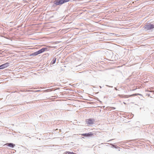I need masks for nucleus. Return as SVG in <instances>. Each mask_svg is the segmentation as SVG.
<instances>
[{
    "instance_id": "f257e3e1",
    "label": "nucleus",
    "mask_w": 154,
    "mask_h": 154,
    "mask_svg": "<svg viewBox=\"0 0 154 154\" xmlns=\"http://www.w3.org/2000/svg\"><path fill=\"white\" fill-rule=\"evenodd\" d=\"M70 0H55L53 2L52 7L55 8L57 5L61 6L63 4L68 2Z\"/></svg>"
},
{
    "instance_id": "f03ea898",
    "label": "nucleus",
    "mask_w": 154,
    "mask_h": 154,
    "mask_svg": "<svg viewBox=\"0 0 154 154\" xmlns=\"http://www.w3.org/2000/svg\"><path fill=\"white\" fill-rule=\"evenodd\" d=\"M152 24L148 23L145 24L143 28L146 30H149L153 29Z\"/></svg>"
},
{
    "instance_id": "7ed1b4c3",
    "label": "nucleus",
    "mask_w": 154,
    "mask_h": 154,
    "mask_svg": "<svg viewBox=\"0 0 154 154\" xmlns=\"http://www.w3.org/2000/svg\"><path fill=\"white\" fill-rule=\"evenodd\" d=\"M48 50L47 48H42L39 50L38 51V54H39L43 53L45 51H47Z\"/></svg>"
},
{
    "instance_id": "20e7f679",
    "label": "nucleus",
    "mask_w": 154,
    "mask_h": 154,
    "mask_svg": "<svg viewBox=\"0 0 154 154\" xmlns=\"http://www.w3.org/2000/svg\"><path fill=\"white\" fill-rule=\"evenodd\" d=\"M93 135V134L92 132H89L82 134V135L85 137H90Z\"/></svg>"
},
{
    "instance_id": "39448f33",
    "label": "nucleus",
    "mask_w": 154,
    "mask_h": 154,
    "mask_svg": "<svg viewBox=\"0 0 154 154\" xmlns=\"http://www.w3.org/2000/svg\"><path fill=\"white\" fill-rule=\"evenodd\" d=\"M5 145L10 147L11 148H13L15 146V144L12 143H6Z\"/></svg>"
},
{
    "instance_id": "423d86ee",
    "label": "nucleus",
    "mask_w": 154,
    "mask_h": 154,
    "mask_svg": "<svg viewBox=\"0 0 154 154\" xmlns=\"http://www.w3.org/2000/svg\"><path fill=\"white\" fill-rule=\"evenodd\" d=\"M87 122V124L89 125L93 124L94 123L93 119H88Z\"/></svg>"
},
{
    "instance_id": "0eeeda50",
    "label": "nucleus",
    "mask_w": 154,
    "mask_h": 154,
    "mask_svg": "<svg viewBox=\"0 0 154 154\" xmlns=\"http://www.w3.org/2000/svg\"><path fill=\"white\" fill-rule=\"evenodd\" d=\"M9 63H6L4 64H3V66L4 67V69L7 67L8 66H9Z\"/></svg>"
},
{
    "instance_id": "6e6552de",
    "label": "nucleus",
    "mask_w": 154,
    "mask_h": 154,
    "mask_svg": "<svg viewBox=\"0 0 154 154\" xmlns=\"http://www.w3.org/2000/svg\"><path fill=\"white\" fill-rule=\"evenodd\" d=\"M56 58H55V57H54L53 59V60H52L51 61V64H54V63H55V62H56Z\"/></svg>"
},
{
    "instance_id": "1a4fd4ad",
    "label": "nucleus",
    "mask_w": 154,
    "mask_h": 154,
    "mask_svg": "<svg viewBox=\"0 0 154 154\" xmlns=\"http://www.w3.org/2000/svg\"><path fill=\"white\" fill-rule=\"evenodd\" d=\"M38 54V53L37 51L33 53L30 55V56H36Z\"/></svg>"
},
{
    "instance_id": "9d476101",
    "label": "nucleus",
    "mask_w": 154,
    "mask_h": 154,
    "mask_svg": "<svg viewBox=\"0 0 154 154\" xmlns=\"http://www.w3.org/2000/svg\"><path fill=\"white\" fill-rule=\"evenodd\" d=\"M110 145L112 146L111 147L112 148H119L118 147L116 146V145H114V144L112 143H110Z\"/></svg>"
},
{
    "instance_id": "9b49d317",
    "label": "nucleus",
    "mask_w": 154,
    "mask_h": 154,
    "mask_svg": "<svg viewBox=\"0 0 154 154\" xmlns=\"http://www.w3.org/2000/svg\"><path fill=\"white\" fill-rule=\"evenodd\" d=\"M65 154H74V153L72 152H65Z\"/></svg>"
},
{
    "instance_id": "f8f14e48",
    "label": "nucleus",
    "mask_w": 154,
    "mask_h": 154,
    "mask_svg": "<svg viewBox=\"0 0 154 154\" xmlns=\"http://www.w3.org/2000/svg\"><path fill=\"white\" fill-rule=\"evenodd\" d=\"M4 69V67L3 66V65L2 64L0 65V69Z\"/></svg>"
},
{
    "instance_id": "ddd939ff",
    "label": "nucleus",
    "mask_w": 154,
    "mask_h": 154,
    "mask_svg": "<svg viewBox=\"0 0 154 154\" xmlns=\"http://www.w3.org/2000/svg\"><path fill=\"white\" fill-rule=\"evenodd\" d=\"M106 85V86L109 87V88H112L113 87V86H109V85Z\"/></svg>"
},
{
    "instance_id": "4468645a",
    "label": "nucleus",
    "mask_w": 154,
    "mask_h": 154,
    "mask_svg": "<svg viewBox=\"0 0 154 154\" xmlns=\"http://www.w3.org/2000/svg\"><path fill=\"white\" fill-rule=\"evenodd\" d=\"M114 139H111V140H109L108 141H107V142H109V141H111V140H114Z\"/></svg>"
},
{
    "instance_id": "2eb2a0df",
    "label": "nucleus",
    "mask_w": 154,
    "mask_h": 154,
    "mask_svg": "<svg viewBox=\"0 0 154 154\" xmlns=\"http://www.w3.org/2000/svg\"><path fill=\"white\" fill-rule=\"evenodd\" d=\"M153 29H154V23L152 24Z\"/></svg>"
},
{
    "instance_id": "dca6fc26",
    "label": "nucleus",
    "mask_w": 154,
    "mask_h": 154,
    "mask_svg": "<svg viewBox=\"0 0 154 154\" xmlns=\"http://www.w3.org/2000/svg\"><path fill=\"white\" fill-rule=\"evenodd\" d=\"M112 109H116V108L114 107H112Z\"/></svg>"
},
{
    "instance_id": "f3484780",
    "label": "nucleus",
    "mask_w": 154,
    "mask_h": 154,
    "mask_svg": "<svg viewBox=\"0 0 154 154\" xmlns=\"http://www.w3.org/2000/svg\"><path fill=\"white\" fill-rule=\"evenodd\" d=\"M115 89L116 90H118L117 88H116V87L115 88Z\"/></svg>"
},
{
    "instance_id": "a211bd4d",
    "label": "nucleus",
    "mask_w": 154,
    "mask_h": 154,
    "mask_svg": "<svg viewBox=\"0 0 154 154\" xmlns=\"http://www.w3.org/2000/svg\"><path fill=\"white\" fill-rule=\"evenodd\" d=\"M99 87L100 88H102V87L100 86H99Z\"/></svg>"
},
{
    "instance_id": "6ab92c4d",
    "label": "nucleus",
    "mask_w": 154,
    "mask_h": 154,
    "mask_svg": "<svg viewBox=\"0 0 154 154\" xmlns=\"http://www.w3.org/2000/svg\"><path fill=\"white\" fill-rule=\"evenodd\" d=\"M139 94V95H140V94Z\"/></svg>"
}]
</instances>
